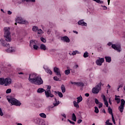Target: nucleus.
Segmentation results:
<instances>
[{"label":"nucleus","mask_w":125,"mask_h":125,"mask_svg":"<svg viewBox=\"0 0 125 125\" xmlns=\"http://www.w3.org/2000/svg\"><path fill=\"white\" fill-rule=\"evenodd\" d=\"M78 103H80L83 101V97L80 95L79 97L77 98Z\"/></svg>","instance_id":"obj_28"},{"label":"nucleus","mask_w":125,"mask_h":125,"mask_svg":"<svg viewBox=\"0 0 125 125\" xmlns=\"http://www.w3.org/2000/svg\"><path fill=\"white\" fill-rule=\"evenodd\" d=\"M70 124H71L72 125H75V122L73 121H70Z\"/></svg>","instance_id":"obj_63"},{"label":"nucleus","mask_w":125,"mask_h":125,"mask_svg":"<svg viewBox=\"0 0 125 125\" xmlns=\"http://www.w3.org/2000/svg\"><path fill=\"white\" fill-rule=\"evenodd\" d=\"M104 105H105L106 107H109V103H108V101H107V100H104Z\"/></svg>","instance_id":"obj_47"},{"label":"nucleus","mask_w":125,"mask_h":125,"mask_svg":"<svg viewBox=\"0 0 125 125\" xmlns=\"http://www.w3.org/2000/svg\"><path fill=\"white\" fill-rule=\"evenodd\" d=\"M44 70H45L46 73L47 74H49V75H52V71H51V70H50V69L49 68H48V67H45L44 66L43 67Z\"/></svg>","instance_id":"obj_14"},{"label":"nucleus","mask_w":125,"mask_h":125,"mask_svg":"<svg viewBox=\"0 0 125 125\" xmlns=\"http://www.w3.org/2000/svg\"><path fill=\"white\" fill-rule=\"evenodd\" d=\"M77 86H80L81 87H83L84 86V83L82 82H78Z\"/></svg>","instance_id":"obj_30"},{"label":"nucleus","mask_w":125,"mask_h":125,"mask_svg":"<svg viewBox=\"0 0 125 125\" xmlns=\"http://www.w3.org/2000/svg\"><path fill=\"white\" fill-rule=\"evenodd\" d=\"M102 7H104V10H107V6H103V5H102Z\"/></svg>","instance_id":"obj_56"},{"label":"nucleus","mask_w":125,"mask_h":125,"mask_svg":"<svg viewBox=\"0 0 125 125\" xmlns=\"http://www.w3.org/2000/svg\"><path fill=\"white\" fill-rule=\"evenodd\" d=\"M6 93L7 94H8L9 93H11V89L9 88V89H7L6 91Z\"/></svg>","instance_id":"obj_45"},{"label":"nucleus","mask_w":125,"mask_h":125,"mask_svg":"<svg viewBox=\"0 0 125 125\" xmlns=\"http://www.w3.org/2000/svg\"><path fill=\"white\" fill-rule=\"evenodd\" d=\"M45 95L46 98H49V97L53 98L54 97V95L51 93V91H45Z\"/></svg>","instance_id":"obj_10"},{"label":"nucleus","mask_w":125,"mask_h":125,"mask_svg":"<svg viewBox=\"0 0 125 125\" xmlns=\"http://www.w3.org/2000/svg\"><path fill=\"white\" fill-rule=\"evenodd\" d=\"M26 2H29L30 1L31 2H36V0H26Z\"/></svg>","instance_id":"obj_52"},{"label":"nucleus","mask_w":125,"mask_h":125,"mask_svg":"<svg viewBox=\"0 0 125 125\" xmlns=\"http://www.w3.org/2000/svg\"><path fill=\"white\" fill-rule=\"evenodd\" d=\"M4 39H1L0 40V45L3 47H7L8 49H6V52L8 53H12L15 52V47H10V45L8 42H11V36L10 35V27L4 28ZM9 47V48H8Z\"/></svg>","instance_id":"obj_1"},{"label":"nucleus","mask_w":125,"mask_h":125,"mask_svg":"<svg viewBox=\"0 0 125 125\" xmlns=\"http://www.w3.org/2000/svg\"><path fill=\"white\" fill-rule=\"evenodd\" d=\"M32 121L33 123H34V124H36V125H45V122L38 118H33Z\"/></svg>","instance_id":"obj_6"},{"label":"nucleus","mask_w":125,"mask_h":125,"mask_svg":"<svg viewBox=\"0 0 125 125\" xmlns=\"http://www.w3.org/2000/svg\"><path fill=\"white\" fill-rule=\"evenodd\" d=\"M117 97H120V96H117V95H115V100H116L117 104H119L121 102V99Z\"/></svg>","instance_id":"obj_26"},{"label":"nucleus","mask_w":125,"mask_h":125,"mask_svg":"<svg viewBox=\"0 0 125 125\" xmlns=\"http://www.w3.org/2000/svg\"><path fill=\"white\" fill-rule=\"evenodd\" d=\"M78 25H81V26H87V23L83 21V20H81L78 22Z\"/></svg>","instance_id":"obj_15"},{"label":"nucleus","mask_w":125,"mask_h":125,"mask_svg":"<svg viewBox=\"0 0 125 125\" xmlns=\"http://www.w3.org/2000/svg\"><path fill=\"white\" fill-rule=\"evenodd\" d=\"M40 49L44 51L46 50V46H45V45L44 44H41L40 45Z\"/></svg>","instance_id":"obj_21"},{"label":"nucleus","mask_w":125,"mask_h":125,"mask_svg":"<svg viewBox=\"0 0 125 125\" xmlns=\"http://www.w3.org/2000/svg\"><path fill=\"white\" fill-rule=\"evenodd\" d=\"M55 99V103H54L53 104H54V107H56V106H58V105H59V101H57V99H56V98H54Z\"/></svg>","instance_id":"obj_27"},{"label":"nucleus","mask_w":125,"mask_h":125,"mask_svg":"<svg viewBox=\"0 0 125 125\" xmlns=\"http://www.w3.org/2000/svg\"><path fill=\"white\" fill-rule=\"evenodd\" d=\"M93 1H95L97 3H100V4H102V3H104V1L100 0H93Z\"/></svg>","instance_id":"obj_32"},{"label":"nucleus","mask_w":125,"mask_h":125,"mask_svg":"<svg viewBox=\"0 0 125 125\" xmlns=\"http://www.w3.org/2000/svg\"><path fill=\"white\" fill-rule=\"evenodd\" d=\"M85 96H86V97H88L89 96V93H85Z\"/></svg>","instance_id":"obj_57"},{"label":"nucleus","mask_w":125,"mask_h":125,"mask_svg":"<svg viewBox=\"0 0 125 125\" xmlns=\"http://www.w3.org/2000/svg\"><path fill=\"white\" fill-rule=\"evenodd\" d=\"M61 41H62V42H64L69 43L70 42V39L68 36H63L61 37Z\"/></svg>","instance_id":"obj_12"},{"label":"nucleus","mask_w":125,"mask_h":125,"mask_svg":"<svg viewBox=\"0 0 125 125\" xmlns=\"http://www.w3.org/2000/svg\"><path fill=\"white\" fill-rule=\"evenodd\" d=\"M62 116L63 117V118H65V119H66V114H62Z\"/></svg>","instance_id":"obj_60"},{"label":"nucleus","mask_w":125,"mask_h":125,"mask_svg":"<svg viewBox=\"0 0 125 125\" xmlns=\"http://www.w3.org/2000/svg\"><path fill=\"white\" fill-rule=\"evenodd\" d=\"M95 103L98 105V104H100V102H99V101H98V99L97 98L95 99Z\"/></svg>","instance_id":"obj_48"},{"label":"nucleus","mask_w":125,"mask_h":125,"mask_svg":"<svg viewBox=\"0 0 125 125\" xmlns=\"http://www.w3.org/2000/svg\"><path fill=\"white\" fill-rule=\"evenodd\" d=\"M53 79L54 81H56V82H60V80H59V78H58V77H57V76H54L53 77Z\"/></svg>","instance_id":"obj_41"},{"label":"nucleus","mask_w":125,"mask_h":125,"mask_svg":"<svg viewBox=\"0 0 125 125\" xmlns=\"http://www.w3.org/2000/svg\"><path fill=\"white\" fill-rule=\"evenodd\" d=\"M76 54H77V53H76V52L73 51L72 53V55H76Z\"/></svg>","instance_id":"obj_64"},{"label":"nucleus","mask_w":125,"mask_h":125,"mask_svg":"<svg viewBox=\"0 0 125 125\" xmlns=\"http://www.w3.org/2000/svg\"><path fill=\"white\" fill-rule=\"evenodd\" d=\"M102 112L103 113H104V114H106V111L105 110V109H103Z\"/></svg>","instance_id":"obj_61"},{"label":"nucleus","mask_w":125,"mask_h":125,"mask_svg":"<svg viewBox=\"0 0 125 125\" xmlns=\"http://www.w3.org/2000/svg\"><path fill=\"white\" fill-rule=\"evenodd\" d=\"M123 86H124V85L123 84H121L119 86V88H121V87H123Z\"/></svg>","instance_id":"obj_62"},{"label":"nucleus","mask_w":125,"mask_h":125,"mask_svg":"<svg viewBox=\"0 0 125 125\" xmlns=\"http://www.w3.org/2000/svg\"><path fill=\"white\" fill-rule=\"evenodd\" d=\"M12 83V80L10 79V78H6L5 79V83H4V86H8V85H10L11 84V83Z\"/></svg>","instance_id":"obj_9"},{"label":"nucleus","mask_w":125,"mask_h":125,"mask_svg":"<svg viewBox=\"0 0 125 125\" xmlns=\"http://www.w3.org/2000/svg\"><path fill=\"white\" fill-rule=\"evenodd\" d=\"M0 116L2 117L3 116V112H2V110L1 109V108L0 107Z\"/></svg>","instance_id":"obj_51"},{"label":"nucleus","mask_w":125,"mask_h":125,"mask_svg":"<svg viewBox=\"0 0 125 125\" xmlns=\"http://www.w3.org/2000/svg\"><path fill=\"white\" fill-rule=\"evenodd\" d=\"M72 120L74 122H77V117L76 116V114H75V113L72 114Z\"/></svg>","instance_id":"obj_29"},{"label":"nucleus","mask_w":125,"mask_h":125,"mask_svg":"<svg viewBox=\"0 0 125 125\" xmlns=\"http://www.w3.org/2000/svg\"><path fill=\"white\" fill-rule=\"evenodd\" d=\"M79 103L78 102H77L76 101H74L73 102V104L74 107H76V108H80V105H79Z\"/></svg>","instance_id":"obj_31"},{"label":"nucleus","mask_w":125,"mask_h":125,"mask_svg":"<svg viewBox=\"0 0 125 125\" xmlns=\"http://www.w3.org/2000/svg\"><path fill=\"white\" fill-rule=\"evenodd\" d=\"M64 73L65 75H69L70 74V69H67L64 71Z\"/></svg>","instance_id":"obj_43"},{"label":"nucleus","mask_w":125,"mask_h":125,"mask_svg":"<svg viewBox=\"0 0 125 125\" xmlns=\"http://www.w3.org/2000/svg\"><path fill=\"white\" fill-rule=\"evenodd\" d=\"M40 40L41 42H44V43L46 42V40L44 39L43 37H41Z\"/></svg>","instance_id":"obj_40"},{"label":"nucleus","mask_w":125,"mask_h":125,"mask_svg":"<svg viewBox=\"0 0 125 125\" xmlns=\"http://www.w3.org/2000/svg\"><path fill=\"white\" fill-rule=\"evenodd\" d=\"M125 101L124 99H121V103L120 105L125 106Z\"/></svg>","instance_id":"obj_36"},{"label":"nucleus","mask_w":125,"mask_h":125,"mask_svg":"<svg viewBox=\"0 0 125 125\" xmlns=\"http://www.w3.org/2000/svg\"><path fill=\"white\" fill-rule=\"evenodd\" d=\"M124 109H125V106L123 105H120L118 107V109L119 110L120 112H121V113H123V112H124Z\"/></svg>","instance_id":"obj_22"},{"label":"nucleus","mask_w":125,"mask_h":125,"mask_svg":"<svg viewBox=\"0 0 125 125\" xmlns=\"http://www.w3.org/2000/svg\"><path fill=\"white\" fill-rule=\"evenodd\" d=\"M104 62V58H99V59L97 60L96 61V63L98 66H101L102 65V63Z\"/></svg>","instance_id":"obj_11"},{"label":"nucleus","mask_w":125,"mask_h":125,"mask_svg":"<svg viewBox=\"0 0 125 125\" xmlns=\"http://www.w3.org/2000/svg\"><path fill=\"white\" fill-rule=\"evenodd\" d=\"M112 122L114 125H116V121H115V118H114V115L111 116Z\"/></svg>","instance_id":"obj_49"},{"label":"nucleus","mask_w":125,"mask_h":125,"mask_svg":"<svg viewBox=\"0 0 125 125\" xmlns=\"http://www.w3.org/2000/svg\"><path fill=\"white\" fill-rule=\"evenodd\" d=\"M45 91L46 90L43 89V88H39L37 89V92L38 93H42V92H44V93H45Z\"/></svg>","instance_id":"obj_17"},{"label":"nucleus","mask_w":125,"mask_h":125,"mask_svg":"<svg viewBox=\"0 0 125 125\" xmlns=\"http://www.w3.org/2000/svg\"><path fill=\"white\" fill-rule=\"evenodd\" d=\"M33 48H34V49H35V50H38V49L39 48V46H38L37 44H34Z\"/></svg>","instance_id":"obj_42"},{"label":"nucleus","mask_w":125,"mask_h":125,"mask_svg":"<svg viewBox=\"0 0 125 125\" xmlns=\"http://www.w3.org/2000/svg\"><path fill=\"white\" fill-rule=\"evenodd\" d=\"M78 82H71V84H74V85H77V86H78Z\"/></svg>","instance_id":"obj_50"},{"label":"nucleus","mask_w":125,"mask_h":125,"mask_svg":"<svg viewBox=\"0 0 125 125\" xmlns=\"http://www.w3.org/2000/svg\"><path fill=\"white\" fill-rule=\"evenodd\" d=\"M38 29L39 28H38V27L36 26H34L32 27V31H33V32H37V31H38Z\"/></svg>","instance_id":"obj_34"},{"label":"nucleus","mask_w":125,"mask_h":125,"mask_svg":"<svg viewBox=\"0 0 125 125\" xmlns=\"http://www.w3.org/2000/svg\"><path fill=\"white\" fill-rule=\"evenodd\" d=\"M61 89L62 93H65V92H66V88L65 87V85H64V84H62Z\"/></svg>","instance_id":"obj_20"},{"label":"nucleus","mask_w":125,"mask_h":125,"mask_svg":"<svg viewBox=\"0 0 125 125\" xmlns=\"http://www.w3.org/2000/svg\"><path fill=\"white\" fill-rule=\"evenodd\" d=\"M99 104V108L100 109V108H102V107L103 106V104H102V103H100V104Z\"/></svg>","instance_id":"obj_53"},{"label":"nucleus","mask_w":125,"mask_h":125,"mask_svg":"<svg viewBox=\"0 0 125 125\" xmlns=\"http://www.w3.org/2000/svg\"><path fill=\"white\" fill-rule=\"evenodd\" d=\"M94 108V112L96 113V114H98V113H99V109H98V107L97 106H95Z\"/></svg>","instance_id":"obj_38"},{"label":"nucleus","mask_w":125,"mask_h":125,"mask_svg":"<svg viewBox=\"0 0 125 125\" xmlns=\"http://www.w3.org/2000/svg\"><path fill=\"white\" fill-rule=\"evenodd\" d=\"M7 13L9 15H11V14H12V12H11V11L9 10L7 11Z\"/></svg>","instance_id":"obj_55"},{"label":"nucleus","mask_w":125,"mask_h":125,"mask_svg":"<svg viewBox=\"0 0 125 125\" xmlns=\"http://www.w3.org/2000/svg\"><path fill=\"white\" fill-rule=\"evenodd\" d=\"M83 56L84 57V58H87V57H88V52H87V51H85L83 55Z\"/></svg>","instance_id":"obj_33"},{"label":"nucleus","mask_w":125,"mask_h":125,"mask_svg":"<svg viewBox=\"0 0 125 125\" xmlns=\"http://www.w3.org/2000/svg\"><path fill=\"white\" fill-rule=\"evenodd\" d=\"M58 92H59V91H55L54 93H55V95H57V94L58 95Z\"/></svg>","instance_id":"obj_58"},{"label":"nucleus","mask_w":125,"mask_h":125,"mask_svg":"<svg viewBox=\"0 0 125 125\" xmlns=\"http://www.w3.org/2000/svg\"><path fill=\"white\" fill-rule=\"evenodd\" d=\"M39 116L41 117V118H46V115L44 113H42L39 114Z\"/></svg>","instance_id":"obj_37"},{"label":"nucleus","mask_w":125,"mask_h":125,"mask_svg":"<svg viewBox=\"0 0 125 125\" xmlns=\"http://www.w3.org/2000/svg\"><path fill=\"white\" fill-rule=\"evenodd\" d=\"M33 81V83H32V84H36V85L43 84V80L41 76H37V78L35 80L34 79Z\"/></svg>","instance_id":"obj_4"},{"label":"nucleus","mask_w":125,"mask_h":125,"mask_svg":"<svg viewBox=\"0 0 125 125\" xmlns=\"http://www.w3.org/2000/svg\"><path fill=\"white\" fill-rule=\"evenodd\" d=\"M7 100H8L9 103L11 104V106H21V104H22L19 100L15 99V98H10V99L7 98Z\"/></svg>","instance_id":"obj_2"},{"label":"nucleus","mask_w":125,"mask_h":125,"mask_svg":"<svg viewBox=\"0 0 125 125\" xmlns=\"http://www.w3.org/2000/svg\"><path fill=\"white\" fill-rule=\"evenodd\" d=\"M107 45L109 46L111 45L112 48L114 49V50H116L117 52H121L122 51V46L120 44L116 45V44H112L111 42H109L107 43Z\"/></svg>","instance_id":"obj_3"},{"label":"nucleus","mask_w":125,"mask_h":125,"mask_svg":"<svg viewBox=\"0 0 125 125\" xmlns=\"http://www.w3.org/2000/svg\"><path fill=\"white\" fill-rule=\"evenodd\" d=\"M79 67V65L78 64H76L74 66V68L75 69H77V68Z\"/></svg>","instance_id":"obj_59"},{"label":"nucleus","mask_w":125,"mask_h":125,"mask_svg":"<svg viewBox=\"0 0 125 125\" xmlns=\"http://www.w3.org/2000/svg\"><path fill=\"white\" fill-rule=\"evenodd\" d=\"M87 104L88 107L93 106V105H94V101H93V100H91L90 102H88Z\"/></svg>","instance_id":"obj_23"},{"label":"nucleus","mask_w":125,"mask_h":125,"mask_svg":"<svg viewBox=\"0 0 125 125\" xmlns=\"http://www.w3.org/2000/svg\"><path fill=\"white\" fill-rule=\"evenodd\" d=\"M54 72L56 73L57 76H59V78H61V74L60 73V70L58 67H54Z\"/></svg>","instance_id":"obj_13"},{"label":"nucleus","mask_w":125,"mask_h":125,"mask_svg":"<svg viewBox=\"0 0 125 125\" xmlns=\"http://www.w3.org/2000/svg\"><path fill=\"white\" fill-rule=\"evenodd\" d=\"M67 10V8L66 7H63V8L62 9H60L59 11L62 14H63V12H65Z\"/></svg>","instance_id":"obj_24"},{"label":"nucleus","mask_w":125,"mask_h":125,"mask_svg":"<svg viewBox=\"0 0 125 125\" xmlns=\"http://www.w3.org/2000/svg\"><path fill=\"white\" fill-rule=\"evenodd\" d=\"M108 110L109 114H110V115H111V116H114V114H113V109L111 108L110 106H108Z\"/></svg>","instance_id":"obj_25"},{"label":"nucleus","mask_w":125,"mask_h":125,"mask_svg":"<svg viewBox=\"0 0 125 125\" xmlns=\"http://www.w3.org/2000/svg\"><path fill=\"white\" fill-rule=\"evenodd\" d=\"M37 42H38V41H37L36 40H30L29 46H30V47H33V45H34V44H36Z\"/></svg>","instance_id":"obj_16"},{"label":"nucleus","mask_w":125,"mask_h":125,"mask_svg":"<svg viewBox=\"0 0 125 125\" xmlns=\"http://www.w3.org/2000/svg\"><path fill=\"white\" fill-rule=\"evenodd\" d=\"M83 122V120L82 119H79L77 121V124H81Z\"/></svg>","instance_id":"obj_54"},{"label":"nucleus","mask_w":125,"mask_h":125,"mask_svg":"<svg viewBox=\"0 0 125 125\" xmlns=\"http://www.w3.org/2000/svg\"><path fill=\"white\" fill-rule=\"evenodd\" d=\"M37 31L38 35H42V34H43V31H42V29H38Z\"/></svg>","instance_id":"obj_35"},{"label":"nucleus","mask_w":125,"mask_h":125,"mask_svg":"<svg viewBox=\"0 0 125 125\" xmlns=\"http://www.w3.org/2000/svg\"><path fill=\"white\" fill-rule=\"evenodd\" d=\"M102 83L101 82L99 83L95 87H93L92 89V92L94 94H98L99 93V91L101 90V85Z\"/></svg>","instance_id":"obj_5"},{"label":"nucleus","mask_w":125,"mask_h":125,"mask_svg":"<svg viewBox=\"0 0 125 125\" xmlns=\"http://www.w3.org/2000/svg\"><path fill=\"white\" fill-rule=\"evenodd\" d=\"M109 122V120H106V121L105 122V125H113V123H111Z\"/></svg>","instance_id":"obj_39"},{"label":"nucleus","mask_w":125,"mask_h":125,"mask_svg":"<svg viewBox=\"0 0 125 125\" xmlns=\"http://www.w3.org/2000/svg\"><path fill=\"white\" fill-rule=\"evenodd\" d=\"M104 59H105L106 62H107V63H111L112 62V59L110 56H105L104 57Z\"/></svg>","instance_id":"obj_18"},{"label":"nucleus","mask_w":125,"mask_h":125,"mask_svg":"<svg viewBox=\"0 0 125 125\" xmlns=\"http://www.w3.org/2000/svg\"><path fill=\"white\" fill-rule=\"evenodd\" d=\"M5 79L4 78H0V85H3L5 83Z\"/></svg>","instance_id":"obj_19"},{"label":"nucleus","mask_w":125,"mask_h":125,"mask_svg":"<svg viewBox=\"0 0 125 125\" xmlns=\"http://www.w3.org/2000/svg\"><path fill=\"white\" fill-rule=\"evenodd\" d=\"M58 92V96H59V97H60L61 98H62V97H63V94L62 93H61V92Z\"/></svg>","instance_id":"obj_46"},{"label":"nucleus","mask_w":125,"mask_h":125,"mask_svg":"<svg viewBox=\"0 0 125 125\" xmlns=\"http://www.w3.org/2000/svg\"><path fill=\"white\" fill-rule=\"evenodd\" d=\"M50 89H51V86L50 85H47L46 91H51Z\"/></svg>","instance_id":"obj_44"},{"label":"nucleus","mask_w":125,"mask_h":125,"mask_svg":"<svg viewBox=\"0 0 125 125\" xmlns=\"http://www.w3.org/2000/svg\"><path fill=\"white\" fill-rule=\"evenodd\" d=\"M38 78L37 74L36 73H31L29 75L28 81L30 83H34V80H36Z\"/></svg>","instance_id":"obj_7"},{"label":"nucleus","mask_w":125,"mask_h":125,"mask_svg":"<svg viewBox=\"0 0 125 125\" xmlns=\"http://www.w3.org/2000/svg\"><path fill=\"white\" fill-rule=\"evenodd\" d=\"M16 22L15 23V25H17V23L19 24H24V25H29V22L27 21H24L23 20H17Z\"/></svg>","instance_id":"obj_8"}]
</instances>
